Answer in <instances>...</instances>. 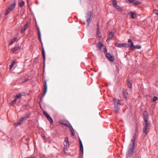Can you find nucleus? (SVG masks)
<instances>
[{
	"label": "nucleus",
	"instance_id": "obj_42",
	"mask_svg": "<svg viewBox=\"0 0 158 158\" xmlns=\"http://www.w3.org/2000/svg\"><path fill=\"white\" fill-rule=\"evenodd\" d=\"M78 139H79V143H80V145L82 144V142H81V139H80V138H79Z\"/></svg>",
	"mask_w": 158,
	"mask_h": 158
},
{
	"label": "nucleus",
	"instance_id": "obj_41",
	"mask_svg": "<svg viewBox=\"0 0 158 158\" xmlns=\"http://www.w3.org/2000/svg\"><path fill=\"white\" fill-rule=\"evenodd\" d=\"M112 38H113L112 36H110L108 38H107L106 40H111L112 39Z\"/></svg>",
	"mask_w": 158,
	"mask_h": 158
},
{
	"label": "nucleus",
	"instance_id": "obj_29",
	"mask_svg": "<svg viewBox=\"0 0 158 158\" xmlns=\"http://www.w3.org/2000/svg\"><path fill=\"white\" fill-rule=\"evenodd\" d=\"M108 34L110 36H112V37H113V35L114 34V32L113 31H110L109 33Z\"/></svg>",
	"mask_w": 158,
	"mask_h": 158
},
{
	"label": "nucleus",
	"instance_id": "obj_14",
	"mask_svg": "<svg viewBox=\"0 0 158 158\" xmlns=\"http://www.w3.org/2000/svg\"><path fill=\"white\" fill-rule=\"evenodd\" d=\"M42 54L43 55V57L44 59V66L45 64V51L44 50V48L43 47H42Z\"/></svg>",
	"mask_w": 158,
	"mask_h": 158
},
{
	"label": "nucleus",
	"instance_id": "obj_18",
	"mask_svg": "<svg viewBox=\"0 0 158 158\" xmlns=\"http://www.w3.org/2000/svg\"><path fill=\"white\" fill-rule=\"evenodd\" d=\"M127 85L129 88H131L132 87V84L131 82L128 79H127Z\"/></svg>",
	"mask_w": 158,
	"mask_h": 158
},
{
	"label": "nucleus",
	"instance_id": "obj_40",
	"mask_svg": "<svg viewBox=\"0 0 158 158\" xmlns=\"http://www.w3.org/2000/svg\"><path fill=\"white\" fill-rule=\"evenodd\" d=\"M91 22H87V25H86V28H88V27H89V25H90V24L91 23Z\"/></svg>",
	"mask_w": 158,
	"mask_h": 158
},
{
	"label": "nucleus",
	"instance_id": "obj_26",
	"mask_svg": "<svg viewBox=\"0 0 158 158\" xmlns=\"http://www.w3.org/2000/svg\"><path fill=\"white\" fill-rule=\"evenodd\" d=\"M38 34H39L38 38L40 40V42L42 43L41 38V34H40V31L39 30H38Z\"/></svg>",
	"mask_w": 158,
	"mask_h": 158
},
{
	"label": "nucleus",
	"instance_id": "obj_4",
	"mask_svg": "<svg viewBox=\"0 0 158 158\" xmlns=\"http://www.w3.org/2000/svg\"><path fill=\"white\" fill-rule=\"evenodd\" d=\"M16 1L14 0V3L12 4H11L10 6L8 8V9L6 10V13H5V15H7L9 13H10L11 11L14 9L15 6H16Z\"/></svg>",
	"mask_w": 158,
	"mask_h": 158
},
{
	"label": "nucleus",
	"instance_id": "obj_12",
	"mask_svg": "<svg viewBox=\"0 0 158 158\" xmlns=\"http://www.w3.org/2000/svg\"><path fill=\"white\" fill-rule=\"evenodd\" d=\"M25 93V92H23L22 93H19L17 94L16 96H15V99L16 100H17L20 98H21L22 97L24 96Z\"/></svg>",
	"mask_w": 158,
	"mask_h": 158
},
{
	"label": "nucleus",
	"instance_id": "obj_25",
	"mask_svg": "<svg viewBox=\"0 0 158 158\" xmlns=\"http://www.w3.org/2000/svg\"><path fill=\"white\" fill-rule=\"evenodd\" d=\"M15 61H13L12 62L11 64L9 65V68L10 69H11L12 68L13 66L15 65Z\"/></svg>",
	"mask_w": 158,
	"mask_h": 158
},
{
	"label": "nucleus",
	"instance_id": "obj_7",
	"mask_svg": "<svg viewBox=\"0 0 158 158\" xmlns=\"http://www.w3.org/2000/svg\"><path fill=\"white\" fill-rule=\"evenodd\" d=\"M44 114L45 115V117L47 118V119L50 122L52 123H53V121L52 118L49 115L47 112L45 111H44L43 112Z\"/></svg>",
	"mask_w": 158,
	"mask_h": 158
},
{
	"label": "nucleus",
	"instance_id": "obj_46",
	"mask_svg": "<svg viewBox=\"0 0 158 158\" xmlns=\"http://www.w3.org/2000/svg\"><path fill=\"white\" fill-rule=\"evenodd\" d=\"M30 158H34L33 157H31Z\"/></svg>",
	"mask_w": 158,
	"mask_h": 158
},
{
	"label": "nucleus",
	"instance_id": "obj_19",
	"mask_svg": "<svg viewBox=\"0 0 158 158\" xmlns=\"http://www.w3.org/2000/svg\"><path fill=\"white\" fill-rule=\"evenodd\" d=\"M27 23H26L23 27V28L21 29L20 32L21 33H23L26 30V28L27 27Z\"/></svg>",
	"mask_w": 158,
	"mask_h": 158
},
{
	"label": "nucleus",
	"instance_id": "obj_31",
	"mask_svg": "<svg viewBox=\"0 0 158 158\" xmlns=\"http://www.w3.org/2000/svg\"><path fill=\"white\" fill-rule=\"evenodd\" d=\"M24 4H25L24 2L23 1H22L20 2V4H19V6L21 7H22L24 5Z\"/></svg>",
	"mask_w": 158,
	"mask_h": 158
},
{
	"label": "nucleus",
	"instance_id": "obj_30",
	"mask_svg": "<svg viewBox=\"0 0 158 158\" xmlns=\"http://www.w3.org/2000/svg\"><path fill=\"white\" fill-rule=\"evenodd\" d=\"M80 149L81 151V152L83 153V144L80 145Z\"/></svg>",
	"mask_w": 158,
	"mask_h": 158
},
{
	"label": "nucleus",
	"instance_id": "obj_35",
	"mask_svg": "<svg viewBox=\"0 0 158 158\" xmlns=\"http://www.w3.org/2000/svg\"><path fill=\"white\" fill-rule=\"evenodd\" d=\"M128 42L131 43V46H133V44L131 40L130 39H129L128 40Z\"/></svg>",
	"mask_w": 158,
	"mask_h": 158
},
{
	"label": "nucleus",
	"instance_id": "obj_47",
	"mask_svg": "<svg viewBox=\"0 0 158 158\" xmlns=\"http://www.w3.org/2000/svg\"><path fill=\"white\" fill-rule=\"evenodd\" d=\"M26 158H28V157H26Z\"/></svg>",
	"mask_w": 158,
	"mask_h": 158
},
{
	"label": "nucleus",
	"instance_id": "obj_33",
	"mask_svg": "<svg viewBox=\"0 0 158 158\" xmlns=\"http://www.w3.org/2000/svg\"><path fill=\"white\" fill-rule=\"evenodd\" d=\"M17 100L15 99L14 100L12 101L11 103V105H13L15 104Z\"/></svg>",
	"mask_w": 158,
	"mask_h": 158
},
{
	"label": "nucleus",
	"instance_id": "obj_10",
	"mask_svg": "<svg viewBox=\"0 0 158 158\" xmlns=\"http://www.w3.org/2000/svg\"><path fill=\"white\" fill-rule=\"evenodd\" d=\"M113 5L114 7L118 10L119 11H122L121 8L117 5L116 1L115 0H113Z\"/></svg>",
	"mask_w": 158,
	"mask_h": 158
},
{
	"label": "nucleus",
	"instance_id": "obj_44",
	"mask_svg": "<svg viewBox=\"0 0 158 158\" xmlns=\"http://www.w3.org/2000/svg\"><path fill=\"white\" fill-rule=\"evenodd\" d=\"M42 137L43 139H44L46 138V136L44 135H42Z\"/></svg>",
	"mask_w": 158,
	"mask_h": 158
},
{
	"label": "nucleus",
	"instance_id": "obj_5",
	"mask_svg": "<svg viewBox=\"0 0 158 158\" xmlns=\"http://www.w3.org/2000/svg\"><path fill=\"white\" fill-rule=\"evenodd\" d=\"M61 123L66 126L68 127H69L70 128V131L71 132V134L72 135L74 136V133L73 132L72 130L73 129L72 126L69 123H66L64 121H61Z\"/></svg>",
	"mask_w": 158,
	"mask_h": 158
},
{
	"label": "nucleus",
	"instance_id": "obj_28",
	"mask_svg": "<svg viewBox=\"0 0 158 158\" xmlns=\"http://www.w3.org/2000/svg\"><path fill=\"white\" fill-rule=\"evenodd\" d=\"M132 47L137 49H140L141 48V46L140 45H136L132 46Z\"/></svg>",
	"mask_w": 158,
	"mask_h": 158
},
{
	"label": "nucleus",
	"instance_id": "obj_8",
	"mask_svg": "<svg viewBox=\"0 0 158 158\" xmlns=\"http://www.w3.org/2000/svg\"><path fill=\"white\" fill-rule=\"evenodd\" d=\"M64 144L65 147L64 148V150L66 152V150H67L66 148L67 147V146H69V145L68 137L65 138L64 141Z\"/></svg>",
	"mask_w": 158,
	"mask_h": 158
},
{
	"label": "nucleus",
	"instance_id": "obj_1",
	"mask_svg": "<svg viewBox=\"0 0 158 158\" xmlns=\"http://www.w3.org/2000/svg\"><path fill=\"white\" fill-rule=\"evenodd\" d=\"M143 117L145 123L143 124L144 127L143 129V132L145 134H147L150 129L151 125L150 121H148L149 117L146 111L144 112Z\"/></svg>",
	"mask_w": 158,
	"mask_h": 158
},
{
	"label": "nucleus",
	"instance_id": "obj_24",
	"mask_svg": "<svg viewBox=\"0 0 158 158\" xmlns=\"http://www.w3.org/2000/svg\"><path fill=\"white\" fill-rule=\"evenodd\" d=\"M130 13H131V18L134 19L136 17V15L133 12H131Z\"/></svg>",
	"mask_w": 158,
	"mask_h": 158
},
{
	"label": "nucleus",
	"instance_id": "obj_13",
	"mask_svg": "<svg viewBox=\"0 0 158 158\" xmlns=\"http://www.w3.org/2000/svg\"><path fill=\"white\" fill-rule=\"evenodd\" d=\"M114 45L115 46L118 48L125 47V45H126V44H125V43L118 44V43H115Z\"/></svg>",
	"mask_w": 158,
	"mask_h": 158
},
{
	"label": "nucleus",
	"instance_id": "obj_37",
	"mask_svg": "<svg viewBox=\"0 0 158 158\" xmlns=\"http://www.w3.org/2000/svg\"><path fill=\"white\" fill-rule=\"evenodd\" d=\"M140 3L139 2V1H135V2H134V4L135 5H139L140 4Z\"/></svg>",
	"mask_w": 158,
	"mask_h": 158
},
{
	"label": "nucleus",
	"instance_id": "obj_15",
	"mask_svg": "<svg viewBox=\"0 0 158 158\" xmlns=\"http://www.w3.org/2000/svg\"><path fill=\"white\" fill-rule=\"evenodd\" d=\"M103 44L101 42H99L96 44V46L99 49H101L102 47H103Z\"/></svg>",
	"mask_w": 158,
	"mask_h": 158
},
{
	"label": "nucleus",
	"instance_id": "obj_27",
	"mask_svg": "<svg viewBox=\"0 0 158 158\" xmlns=\"http://www.w3.org/2000/svg\"><path fill=\"white\" fill-rule=\"evenodd\" d=\"M38 34H39L38 38L40 40V42L42 43L41 38V34H40V31L39 30H38Z\"/></svg>",
	"mask_w": 158,
	"mask_h": 158
},
{
	"label": "nucleus",
	"instance_id": "obj_20",
	"mask_svg": "<svg viewBox=\"0 0 158 158\" xmlns=\"http://www.w3.org/2000/svg\"><path fill=\"white\" fill-rule=\"evenodd\" d=\"M17 39V38H13L12 39V40L10 41H9V45H11L12 44H13V43L15 41V40Z\"/></svg>",
	"mask_w": 158,
	"mask_h": 158
},
{
	"label": "nucleus",
	"instance_id": "obj_36",
	"mask_svg": "<svg viewBox=\"0 0 158 158\" xmlns=\"http://www.w3.org/2000/svg\"><path fill=\"white\" fill-rule=\"evenodd\" d=\"M157 98H158L154 96L152 100L153 102H155L157 100Z\"/></svg>",
	"mask_w": 158,
	"mask_h": 158
},
{
	"label": "nucleus",
	"instance_id": "obj_23",
	"mask_svg": "<svg viewBox=\"0 0 158 158\" xmlns=\"http://www.w3.org/2000/svg\"><path fill=\"white\" fill-rule=\"evenodd\" d=\"M99 50H101L102 51L104 52H107L106 48V47L104 46V45L103 47H102V48L101 49H99Z\"/></svg>",
	"mask_w": 158,
	"mask_h": 158
},
{
	"label": "nucleus",
	"instance_id": "obj_43",
	"mask_svg": "<svg viewBox=\"0 0 158 158\" xmlns=\"http://www.w3.org/2000/svg\"><path fill=\"white\" fill-rule=\"evenodd\" d=\"M78 139H79V143H80V145L82 144V142H81V139H80V138H79Z\"/></svg>",
	"mask_w": 158,
	"mask_h": 158
},
{
	"label": "nucleus",
	"instance_id": "obj_32",
	"mask_svg": "<svg viewBox=\"0 0 158 158\" xmlns=\"http://www.w3.org/2000/svg\"><path fill=\"white\" fill-rule=\"evenodd\" d=\"M125 44H126L125 45V47L126 48L130 47V48H131L132 47V46H131V44L130 45L129 44H126L125 43Z\"/></svg>",
	"mask_w": 158,
	"mask_h": 158
},
{
	"label": "nucleus",
	"instance_id": "obj_21",
	"mask_svg": "<svg viewBox=\"0 0 158 158\" xmlns=\"http://www.w3.org/2000/svg\"><path fill=\"white\" fill-rule=\"evenodd\" d=\"M20 48L19 46H17L16 47L13 48L11 49V51H12V52L14 53L16 51H17L18 49H19Z\"/></svg>",
	"mask_w": 158,
	"mask_h": 158
},
{
	"label": "nucleus",
	"instance_id": "obj_11",
	"mask_svg": "<svg viewBox=\"0 0 158 158\" xmlns=\"http://www.w3.org/2000/svg\"><path fill=\"white\" fill-rule=\"evenodd\" d=\"M30 115L31 114L30 113L25 114L24 116L21 118L20 122H23L24 120H26Z\"/></svg>",
	"mask_w": 158,
	"mask_h": 158
},
{
	"label": "nucleus",
	"instance_id": "obj_39",
	"mask_svg": "<svg viewBox=\"0 0 158 158\" xmlns=\"http://www.w3.org/2000/svg\"><path fill=\"white\" fill-rule=\"evenodd\" d=\"M22 122H20H20H18L16 123H15V124L17 126L21 124V123Z\"/></svg>",
	"mask_w": 158,
	"mask_h": 158
},
{
	"label": "nucleus",
	"instance_id": "obj_16",
	"mask_svg": "<svg viewBox=\"0 0 158 158\" xmlns=\"http://www.w3.org/2000/svg\"><path fill=\"white\" fill-rule=\"evenodd\" d=\"M44 90L43 91L44 94H43V95L44 96L45 95L47 91V84L46 81H45V85L44 86Z\"/></svg>",
	"mask_w": 158,
	"mask_h": 158
},
{
	"label": "nucleus",
	"instance_id": "obj_17",
	"mask_svg": "<svg viewBox=\"0 0 158 158\" xmlns=\"http://www.w3.org/2000/svg\"><path fill=\"white\" fill-rule=\"evenodd\" d=\"M97 26H98V28H97V36L99 38H101V35L99 32V25L98 23H97Z\"/></svg>",
	"mask_w": 158,
	"mask_h": 158
},
{
	"label": "nucleus",
	"instance_id": "obj_38",
	"mask_svg": "<svg viewBox=\"0 0 158 158\" xmlns=\"http://www.w3.org/2000/svg\"><path fill=\"white\" fill-rule=\"evenodd\" d=\"M29 106V105L28 104H27L24 105L22 107L23 108V109H25L26 107H27Z\"/></svg>",
	"mask_w": 158,
	"mask_h": 158
},
{
	"label": "nucleus",
	"instance_id": "obj_6",
	"mask_svg": "<svg viewBox=\"0 0 158 158\" xmlns=\"http://www.w3.org/2000/svg\"><path fill=\"white\" fill-rule=\"evenodd\" d=\"M92 14L91 11H89L87 12L85 18L86 19V22H91V20L92 19Z\"/></svg>",
	"mask_w": 158,
	"mask_h": 158
},
{
	"label": "nucleus",
	"instance_id": "obj_45",
	"mask_svg": "<svg viewBox=\"0 0 158 158\" xmlns=\"http://www.w3.org/2000/svg\"><path fill=\"white\" fill-rule=\"evenodd\" d=\"M30 138H27V139H26L27 141H29V140H30Z\"/></svg>",
	"mask_w": 158,
	"mask_h": 158
},
{
	"label": "nucleus",
	"instance_id": "obj_9",
	"mask_svg": "<svg viewBox=\"0 0 158 158\" xmlns=\"http://www.w3.org/2000/svg\"><path fill=\"white\" fill-rule=\"evenodd\" d=\"M106 57L108 60L111 62H113L114 60V56L111 55L110 53L106 54Z\"/></svg>",
	"mask_w": 158,
	"mask_h": 158
},
{
	"label": "nucleus",
	"instance_id": "obj_3",
	"mask_svg": "<svg viewBox=\"0 0 158 158\" xmlns=\"http://www.w3.org/2000/svg\"><path fill=\"white\" fill-rule=\"evenodd\" d=\"M114 108L115 109L114 111L116 113H117L120 108V106L121 105L120 101L119 99L114 98Z\"/></svg>",
	"mask_w": 158,
	"mask_h": 158
},
{
	"label": "nucleus",
	"instance_id": "obj_34",
	"mask_svg": "<svg viewBox=\"0 0 158 158\" xmlns=\"http://www.w3.org/2000/svg\"><path fill=\"white\" fill-rule=\"evenodd\" d=\"M153 12L154 14L158 15V10L154 9L153 10Z\"/></svg>",
	"mask_w": 158,
	"mask_h": 158
},
{
	"label": "nucleus",
	"instance_id": "obj_2",
	"mask_svg": "<svg viewBox=\"0 0 158 158\" xmlns=\"http://www.w3.org/2000/svg\"><path fill=\"white\" fill-rule=\"evenodd\" d=\"M135 136H133L131 139V142L129 147L128 149L127 153V157H131L133 154V151L135 145Z\"/></svg>",
	"mask_w": 158,
	"mask_h": 158
},
{
	"label": "nucleus",
	"instance_id": "obj_22",
	"mask_svg": "<svg viewBox=\"0 0 158 158\" xmlns=\"http://www.w3.org/2000/svg\"><path fill=\"white\" fill-rule=\"evenodd\" d=\"M125 2L127 3H133L134 4V2H135V0H125Z\"/></svg>",
	"mask_w": 158,
	"mask_h": 158
}]
</instances>
